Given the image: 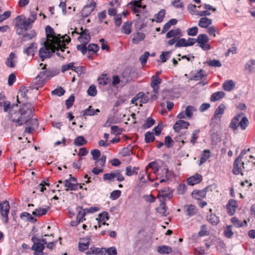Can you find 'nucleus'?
I'll use <instances>...</instances> for the list:
<instances>
[{
  "label": "nucleus",
  "instance_id": "f257e3e1",
  "mask_svg": "<svg viewBox=\"0 0 255 255\" xmlns=\"http://www.w3.org/2000/svg\"><path fill=\"white\" fill-rule=\"evenodd\" d=\"M2 107L4 112L8 113L9 120L14 123L16 127L25 124L32 117L34 110V107L30 103L24 104L18 110H15L14 108H18L17 105L11 104L8 101L4 103Z\"/></svg>",
  "mask_w": 255,
  "mask_h": 255
},
{
  "label": "nucleus",
  "instance_id": "f03ea898",
  "mask_svg": "<svg viewBox=\"0 0 255 255\" xmlns=\"http://www.w3.org/2000/svg\"><path fill=\"white\" fill-rule=\"evenodd\" d=\"M70 40L69 36L66 34L62 36V38L61 39H55L54 41L53 47L54 52L55 51V49L59 48L61 53L66 54V55L70 53L69 50H67L65 52V49L67 48V47H66V45L70 42Z\"/></svg>",
  "mask_w": 255,
  "mask_h": 255
},
{
  "label": "nucleus",
  "instance_id": "7ed1b4c3",
  "mask_svg": "<svg viewBox=\"0 0 255 255\" xmlns=\"http://www.w3.org/2000/svg\"><path fill=\"white\" fill-rule=\"evenodd\" d=\"M54 42H50L49 44H46L44 42L43 46L40 48L39 51V55L42 61L45 59L49 58L54 53L53 48Z\"/></svg>",
  "mask_w": 255,
  "mask_h": 255
},
{
  "label": "nucleus",
  "instance_id": "20e7f679",
  "mask_svg": "<svg viewBox=\"0 0 255 255\" xmlns=\"http://www.w3.org/2000/svg\"><path fill=\"white\" fill-rule=\"evenodd\" d=\"M31 241L33 242V245L31 250L35 251V255H38L39 253H43L45 249V245L47 244V241L45 239H39L33 236L31 238Z\"/></svg>",
  "mask_w": 255,
  "mask_h": 255
},
{
  "label": "nucleus",
  "instance_id": "39448f33",
  "mask_svg": "<svg viewBox=\"0 0 255 255\" xmlns=\"http://www.w3.org/2000/svg\"><path fill=\"white\" fill-rule=\"evenodd\" d=\"M21 16H18L16 18L18 21L15 24L16 33L19 35L23 34L25 31L30 28L31 23L29 22V19H26L25 18L22 19Z\"/></svg>",
  "mask_w": 255,
  "mask_h": 255
},
{
  "label": "nucleus",
  "instance_id": "423d86ee",
  "mask_svg": "<svg viewBox=\"0 0 255 255\" xmlns=\"http://www.w3.org/2000/svg\"><path fill=\"white\" fill-rule=\"evenodd\" d=\"M52 76V72L50 71L45 70L40 72L32 82L33 88L38 89V87L44 85L46 78Z\"/></svg>",
  "mask_w": 255,
  "mask_h": 255
},
{
  "label": "nucleus",
  "instance_id": "0eeeda50",
  "mask_svg": "<svg viewBox=\"0 0 255 255\" xmlns=\"http://www.w3.org/2000/svg\"><path fill=\"white\" fill-rule=\"evenodd\" d=\"M81 31L77 32L75 30H73L71 32V35L74 36L75 34H79V36L78 37V40L80 42H85L87 43L90 41L91 36L90 35V32L88 29H83V28L82 27L80 28Z\"/></svg>",
  "mask_w": 255,
  "mask_h": 255
},
{
  "label": "nucleus",
  "instance_id": "6e6552de",
  "mask_svg": "<svg viewBox=\"0 0 255 255\" xmlns=\"http://www.w3.org/2000/svg\"><path fill=\"white\" fill-rule=\"evenodd\" d=\"M173 196L172 191L168 187H164L158 192L157 198L160 202H164L169 200Z\"/></svg>",
  "mask_w": 255,
  "mask_h": 255
},
{
  "label": "nucleus",
  "instance_id": "1a4fd4ad",
  "mask_svg": "<svg viewBox=\"0 0 255 255\" xmlns=\"http://www.w3.org/2000/svg\"><path fill=\"white\" fill-rule=\"evenodd\" d=\"M10 206L8 201L5 200L0 203V211L3 218V222L5 224L8 222V215L9 212Z\"/></svg>",
  "mask_w": 255,
  "mask_h": 255
},
{
  "label": "nucleus",
  "instance_id": "9d476101",
  "mask_svg": "<svg viewBox=\"0 0 255 255\" xmlns=\"http://www.w3.org/2000/svg\"><path fill=\"white\" fill-rule=\"evenodd\" d=\"M209 40L208 36L205 34H199L196 38L199 46L204 50H209L211 48L210 45L207 44Z\"/></svg>",
  "mask_w": 255,
  "mask_h": 255
},
{
  "label": "nucleus",
  "instance_id": "9b49d317",
  "mask_svg": "<svg viewBox=\"0 0 255 255\" xmlns=\"http://www.w3.org/2000/svg\"><path fill=\"white\" fill-rule=\"evenodd\" d=\"M244 165V162H243L241 159L237 158L234 161L233 164V174H234L235 175H239L240 174H241V175H243V173L242 172V168H245Z\"/></svg>",
  "mask_w": 255,
  "mask_h": 255
},
{
  "label": "nucleus",
  "instance_id": "f8f14e48",
  "mask_svg": "<svg viewBox=\"0 0 255 255\" xmlns=\"http://www.w3.org/2000/svg\"><path fill=\"white\" fill-rule=\"evenodd\" d=\"M189 125L188 122L180 120L175 123L173 128L176 132H179L181 129L187 128Z\"/></svg>",
  "mask_w": 255,
  "mask_h": 255
},
{
  "label": "nucleus",
  "instance_id": "ddd939ff",
  "mask_svg": "<svg viewBox=\"0 0 255 255\" xmlns=\"http://www.w3.org/2000/svg\"><path fill=\"white\" fill-rule=\"evenodd\" d=\"M161 82V79L158 75H154L151 77L150 86L153 88L154 93H158L159 87V85Z\"/></svg>",
  "mask_w": 255,
  "mask_h": 255
},
{
  "label": "nucleus",
  "instance_id": "4468645a",
  "mask_svg": "<svg viewBox=\"0 0 255 255\" xmlns=\"http://www.w3.org/2000/svg\"><path fill=\"white\" fill-rule=\"evenodd\" d=\"M243 116V113H241L236 115L231 120L229 125V128L233 130H235L237 129L239 127V121L241 117Z\"/></svg>",
  "mask_w": 255,
  "mask_h": 255
},
{
  "label": "nucleus",
  "instance_id": "2eb2a0df",
  "mask_svg": "<svg viewBox=\"0 0 255 255\" xmlns=\"http://www.w3.org/2000/svg\"><path fill=\"white\" fill-rule=\"evenodd\" d=\"M226 107L224 104H220L216 109L214 114L212 118V121L214 120H220L222 118V115L224 114Z\"/></svg>",
  "mask_w": 255,
  "mask_h": 255
},
{
  "label": "nucleus",
  "instance_id": "dca6fc26",
  "mask_svg": "<svg viewBox=\"0 0 255 255\" xmlns=\"http://www.w3.org/2000/svg\"><path fill=\"white\" fill-rule=\"evenodd\" d=\"M45 33L48 38H52L51 42H54L56 39H61L62 36L59 35V37L56 36L53 29L50 26L48 25L45 27Z\"/></svg>",
  "mask_w": 255,
  "mask_h": 255
},
{
  "label": "nucleus",
  "instance_id": "f3484780",
  "mask_svg": "<svg viewBox=\"0 0 255 255\" xmlns=\"http://www.w3.org/2000/svg\"><path fill=\"white\" fill-rule=\"evenodd\" d=\"M226 207L228 214L230 215H233L235 214L237 208L236 201L234 199L230 200L227 204Z\"/></svg>",
  "mask_w": 255,
  "mask_h": 255
},
{
  "label": "nucleus",
  "instance_id": "a211bd4d",
  "mask_svg": "<svg viewBox=\"0 0 255 255\" xmlns=\"http://www.w3.org/2000/svg\"><path fill=\"white\" fill-rule=\"evenodd\" d=\"M202 180V177L200 174H196L187 178V181L189 185L193 186L200 183Z\"/></svg>",
  "mask_w": 255,
  "mask_h": 255
},
{
  "label": "nucleus",
  "instance_id": "6ab92c4d",
  "mask_svg": "<svg viewBox=\"0 0 255 255\" xmlns=\"http://www.w3.org/2000/svg\"><path fill=\"white\" fill-rule=\"evenodd\" d=\"M64 186L66 187L65 190L76 191L78 189L79 184L78 183H73L70 182L69 180H65L64 181Z\"/></svg>",
  "mask_w": 255,
  "mask_h": 255
},
{
  "label": "nucleus",
  "instance_id": "aec40b11",
  "mask_svg": "<svg viewBox=\"0 0 255 255\" xmlns=\"http://www.w3.org/2000/svg\"><path fill=\"white\" fill-rule=\"evenodd\" d=\"M16 58V55L13 52H11L8 57L6 58L5 60L6 65L10 68H13L15 66L16 61L15 59Z\"/></svg>",
  "mask_w": 255,
  "mask_h": 255
},
{
  "label": "nucleus",
  "instance_id": "412c9836",
  "mask_svg": "<svg viewBox=\"0 0 255 255\" xmlns=\"http://www.w3.org/2000/svg\"><path fill=\"white\" fill-rule=\"evenodd\" d=\"M36 44L31 43L27 47L24 48L23 53L27 56H33L36 50Z\"/></svg>",
  "mask_w": 255,
  "mask_h": 255
},
{
  "label": "nucleus",
  "instance_id": "4be33fe9",
  "mask_svg": "<svg viewBox=\"0 0 255 255\" xmlns=\"http://www.w3.org/2000/svg\"><path fill=\"white\" fill-rule=\"evenodd\" d=\"M49 210V206H45L44 208H38L35 211L32 212V215L35 217L41 216L42 215H45Z\"/></svg>",
  "mask_w": 255,
  "mask_h": 255
},
{
  "label": "nucleus",
  "instance_id": "5701e85b",
  "mask_svg": "<svg viewBox=\"0 0 255 255\" xmlns=\"http://www.w3.org/2000/svg\"><path fill=\"white\" fill-rule=\"evenodd\" d=\"M212 19L207 17L201 18L198 22V25L203 28H207L212 24Z\"/></svg>",
  "mask_w": 255,
  "mask_h": 255
},
{
  "label": "nucleus",
  "instance_id": "b1692460",
  "mask_svg": "<svg viewBox=\"0 0 255 255\" xmlns=\"http://www.w3.org/2000/svg\"><path fill=\"white\" fill-rule=\"evenodd\" d=\"M206 189L202 190H194L192 193V196L193 198L197 200H200V198L205 197L206 195Z\"/></svg>",
  "mask_w": 255,
  "mask_h": 255
},
{
  "label": "nucleus",
  "instance_id": "393cba45",
  "mask_svg": "<svg viewBox=\"0 0 255 255\" xmlns=\"http://www.w3.org/2000/svg\"><path fill=\"white\" fill-rule=\"evenodd\" d=\"M165 15V10L164 9L160 10L157 13L154 15V19L152 21H155L157 23H160L162 21Z\"/></svg>",
  "mask_w": 255,
  "mask_h": 255
},
{
  "label": "nucleus",
  "instance_id": "a878e982",
  "mask_svg": "<svg viewBox=\"0 0 255 255\" xmlns=\"http://www.w3.org/2000/svg\"><path fill=\"white\" fill-rule=\"evenodd\" d=\"M145 35L143 33L138 32L133 35L132 38V43L134 44H138L141 41L144 40Z\"/></svg>",
  "mask_w": 255,
  "mask_h": 255
},
{
  "label": "nucleus",
  "instance_id": "bb28decb",
  "mask_svg": "<svg viewBox=\"0 0 255 255\" xmlns=\"http://www.w3.org/2000/svg\"><path fill=\"white\" fill-rule=\"evenodd\" d=\"M100 112V110L94 109L92 106H90L88 108L83 111V116H94Z\"/></svg>",
  "mask_w": 255,
  "mask_h": 255
},
{
  "label": "nucleus",
  "instance_id": "cd10ccee",
  "mask_svg": "<svg viewBox=\"0 0 255 255\" xmlns=\"http://www.w3.org/2000/svg\"><path fill=\"white\" fill-rule=\"evenodd\" d=\"M245 69L252 73L255 70V60L252 59L249 60L245 65Z\"/></svg>",
  "mask_w": 255,
  "mask_h": 255
},
{
  "label": "nucleus",
  "instance_id": "c85d7f7f",
  "mask_svg": "<svg viewBox=\"0 0 255 255\" xmlns=\"http://www.w3.org/2000/svg\"><path fill=\"white\" fill-rule=\"evenodd\" d=\"M205 76V72L204 70L200 69L194 73V75H193L192 77L191 78V80L199 81L201 80Z\"/></svg>",
  "mask_w": 255,
  "mask_h": 255
},
{
  "label": "nucleus",
  "instance_id": "c756f323",
  "mask_svg": "<svg viewBox=\"0 0 255 255\" xmlns=\"http://www.w3.org/2000/svg\"><path fill=\"white\" fill-rule=\"evenodd\" d=\"M207 219L213 226L217 225L220 221L219 217L213 214H211L210 215H208Z\"/></svg>",
  "mask_w": 255,
  "mask_h": 255
},
{
  "label": "nucleus",
  "instance_id": "7c9ffc66",
  "mask_svg": "<svg viewBox=\"0 0 255 255\" xmlns=\"http://www.w3.org/2000/svg\"><path fill=\"white\" fill-rule=\"evenodd\" d=\"M235 86L234 82L231 80L225 81L223 85L224 90L227 91H231L234 88Z\"/></svg>",
  "mask_w": 255,
  "mask_h": 255
},
{
  "label": "nucleus",
  "instance_id": "2f4dec72",
  "mask_svg": "<svg viewBox=\"0 0 255 255\" xmlns=\"http://www.w3.org/2000/svg\"><path fill=\"white\" fill-rule=\"evenodd\" d=\"M241 121H239V127L242 130H245L249 125V122L247 117L242 116L240 119Z\"/></svg>",
  "mask_w": 255,
  "mask_h": 255
},
{
  "label": "nucleus",
  "instance_id": "473e14b6",
  "mask_svg": "<svg viewBox=\"0 0 255 255\" xmlns=\"http://www.w3.org/2000/svg\"><path fill=\"white\" fill-rule=\"evenodd\" d=\"M225 95V94L223 91H218L213 93L211 96L210 100L212 102L218 101L223 98Z\"/></svg>",
  "mask_w": 255,
  "mask_h": 255
},
{
  "label": "nucleus",
  "instance_id": "72a5a7b5",
  "mask_svg": "<svg viewBox=\"0 0 255 255\" xmlns=\"http://www.w3.org/2000/svg\"><path fill=\"white\" fill-rule=\"evenodd\" d=\"M138 169V167H133L132 168L131 166H128L126 167V174L128 176H131L133 175H136L137 174V170Z\"/></svg>",
  "mask_w": 255,
  "mask_h": 255
},
{
  "label": "nucleus",
  "instance_id": "f704fd0d",
  "mask_svg": "<svg viewBox=\"0 0 255 255\" xmlns=\"http://www.w3.org/2000/svg\"><path fill=\"white\" fill-rule=\"evenodd\" d=\"M78 209L79 210H78V213L76 217L77 220L78 221V223L83 222L85 220L84 217L86 215V210H83L82 208L81 207H79Z\"/></svg>",
  "mask_w": 255,
  "mask_h": 255
},
{
  "label": "nucleus",
  "instance_id": "c9c22d12",
  "mask_svg": "<svg viewBox=\"0 0 255 255\" xmlns=\"http://www.w3.org/2000/svg\"><path fill=\"white\" fill-rule=\"evenodd\" d=\"M156 210L158 213L163 216H166L167 215L166 213V204L164 202H160L159 206L156 208Z\"/></svg>",
  "mask_w": 255,
  "mask_h": 255
},
{
  "label": "nucleus",
  "instance_id": "e433bc0d",
  "mask_svg": "<svg viewBox=\"0 0 255 255\" xmlns=\"http://www.w3.org/2000/svg\"><path fill=\"white\" fill-rule=\"evenodd\" d=\"M157 252L160 254H169L172 252V249L170 247L167 246H158L157 248Z\"/></svg>",
  "mask_w": 255,
  "mask_h": 255
},
{
  "label": "nucleus",
  "instance_id": "4c0bfd02",
  "mask_svg": "<svg viewBox=\"0 0 255 255\" xmlns=\"http://www.w3.org/2000/svg\"><path fill=\"white\" fill-rule=\"evenodd\" d=\"M210 157V151L209 150H204L201 154L199 165H201L205 163Z\"/></svg>",
  "mask_w": 255,
  "mask_h": 255
},
{
  "label": "nucleus",
  "instance_id": "58836bf2",
  "mask_svg": "<svg viewBox=\"0 0 255 255\" xmlns=\"http://www.w3.org/2000/svg\"><path fill=\"white\" fill-rule=\"evenodd\" d=\"M131 22L127 21L125 22L122 25V32L128 34L131 32Z\"/></svg>",
  "mask_w": 255,
  "mask_h": 255
},
{
  "label": "nucleus",
  "instance_id": "ea45409f",
  "mask_svg": "<svg viewBox=\"0 0 255 255\" xmlns=\"http://www.w3.org/2000/svg\"><path fill=\"white\" fill-rule=\"evenodd\" d=\"M186 208V214L189 217L192 216L196 214V209L195 206L190 204L185 206Z\"/></svg>",
  "mask_w": 255,
  "mask_h": 255
},
{
  "label": "nucleus",
  "instance_id": "a19ab883",
  "mask_svg": "<svg viewBox=\"0 0 255 255\" xmlns=\"http://www.w3.org/2000/svg\"><path fill=\"white\" fill-rule=\"evenodd\" d=\"M196 111V110L194 107L188 106L186 107L184 112L185 113L186 117L188 119H190L193 116V112Z\"/></svg>",
  "mask_w": 255,
  "mask_h": 255
},
{
  "label": "nucleus",
  "instance_id": "79ce46f5",
  "mask_svg": "<svg viewBox=\"0 0 255 255\" xmlns=\"http://www.w3.org/2000/svg\"><path fill=\"white\" fill-rule=\"evenodd\" d=\"M86 142V140L83 136H79L75 139L74 143L76 146H80L83 145Z\"/></svg>",
  "mask_w": 255,
  "mask_h": 255
},
{
  "label": "nucleus",
  "instance_id": "37998d69",
  "mask_svg": "<svg viewBox=\"0 0 255 255\" xmlns=\"http://www.w3.org/2000/svg\"><path fill=\"white\" fill-rule=\"evenodd\" d=\"M132 154V147L128 146L124 148L120 152V154L122 156H128Z\"/></svg>",
  "mask_w": 255,
  "mask_h": 255
},
{
  "label": "nucleus",
  "instance_id": "c03bdc74",
  "mask_svg": "<svg viewBox=\"0 0 255 255\" xmlns=\"http://www.w3.org/2000/svg\"><path fill=\"white\" fill-rule=\"evenodd\" d=\"M105 250H106V248H97V247H92L90 249V250L92 254L95 255H104Z\"/></svg>",
  "mask_w": 255,
  "mask_h": 255
},
{
  "label": "nucleus",
  "instance_id": "a18cd8bd",
  "mask_svg": "<svg viewBox=\"0 0 255 255\" xmlns=\"http://www.w3.org/2000/svg\"><path fill=\"white\" fill-rule=\"evenodd\" d=\"M145 142L147 143L153 141L155 140V137L153 132L147 131L145 134Z\"/></svg>",
  "mask_w": 255,
  "mask_h": 255
},
{
  "label": "nucleus",
  "instance_id": "49530a36",
  "mask_svg": "<svg viewBox=\"0 0 255 255\" xmlns=\"http://www.w3.org/2000/svg\"><path fill=\"white\" fill-rule=\"evenodd\" d=\"M106 76L107 74H104L101 77L98 78V82L99 85L105 86L108 84L110 81V79Z\"/></svg>",
  "mask_w": 255,
  "mask_h": 255
},
{
  "label": "nucleus",
  "instance_id": "de8ad7c7",
  "mask_svg": "<svg viewBox=\"0 0 255 255\" xmlns=\"http://www.w3.org/2000/svg\"><path fill=\"white\" fill-rule=\"evenodd\" d=\"M22 40L24 41H26L31 40L33 37H34L35 36V33L33 31H31L29 33H24L23 34H22Z\"/></svg>",
  "mask_w": 255,
  "mask_h": 255
},
{
  "label": "nucleus",
  "instance_id": "09e8293b",
  "mask_svg": "<svg viewBox=\"0 0 255 255\" xmlns=\"http://www.w3.org/2000/svg\"><path fill=\"white\" fill-rule=\"evenodd\" d=\"M225 236L228 238H231L234 235L232 231V226H227L224 231Z\"/></svg>",
  "mask_w": 255,
  "mask_h": 255
},
{
  "label": "nucleus",
  "instance_id": "8fccbe9b",
  "mask_svg": "<svg viewBox=\"0 0 255 255\" xmlns=\"http://www.w3.org/2000/svg\"><path fill=\"white\" fill-rule=\"evenodd\" d=\"M28 90L25 87L21 86L18 91V94L20 96L25 99H28L27 96V93Z\"/></svg>",
  "mask_w": 255,
  "mask_h": 255
},
{
  "label": "nucleus",
  "instance_id": "3c124183",
  "mask_svg": "<svg viewBox=\"0 0 255 255\" xmlns=\"http://www.w3.org/2000/svg\"><path fill=\"white\" fill-rule=\"evenodd\" d=\"M149 56V52L148 51H145L143 55L140 56L139 60L142 66H144L146 64L147 62V59Z\"/></svg>",
  "mask_w": 255,
  "mask_h": 255
},
{
  "label": "nucleus",
  "instance_id": "603ef678",
  "mask_svg": "<svg viewBox=\"0 0 255 255\" xmlns=\"http://www.w3.org/2000/svg\"><path fill=\"white\" fill-rule=\"evenodd\" d=\"M74 62H71L68 64L63 65L61 67V71L63 73H64L65 71L71 70L74 71Z\"/></svg>",
  "mask_w": 255,
  "mask_h": 255
},
{
  "label": "nucleus",
  "instance_id": "864d4df0",
  "mask_svg": "<svg viewBox=\"0 0 255 255\" xmlns=\"http://www.w3.org/2000/svg\"><path fill=\"white\" fill-rule=\"evenodd\" d=\"M97 91L94 85H91L87 90V94L89 96L94 97L97 95Z\"/></svg>",
  "mask_w": 255,
  "mask_h": 255
},
{
  "label": "nucleus",
  "instance_id": "5fc2aeb1",
  "mask_svg": "<svg viewBox=\"0 0 255 255\" xmlns=\"http://www.w3.org/2000/svg\"><path fill=\"white\" fill-rule=\"evenodd\" d=\"M65 92V90L61 87H59L53 90L51 92V94L52 95H57L60 97L63 95Z\"/></svg>",
  "mask_w": 255,
  "mask_h": 255
},
{
  "label": "nucleus",
  "instance_id": "6e6d98bb",
  "mask_svg": "<svg viewBox=\"0 0 255 255\" xmlns=\"http://www.w3.org/2000/svg\"><path fill=\"white\" fill-rule=\"evenodd\" d=\"M106 254L108 255H117V251L116 247H112L109 248H106L104 252V255Z\"/></svg>",
  "mask_w": 255,
  "mask_h": 255
},
{
  "label": "nucleus",
  "instance_id": "4d7b16f0",
  "mask_svg": "<svg viewBox=\"0 0 255 255\" xmlns=\"http://www.w3.org/2000/svg\"><path fill=\"white\" fill-rule=\"evenodd\" d=\"M155 123V121L152 119L151 117H148L146 121L145 124L143 125V127L144 128H148L152 126Z\"/></svg>",
  "mask_w": 255,
  "mask_h": 255
},
{
  "label": "nucleus",
  "instance_id": "13d9d810",
  "mask_svg": "<svg viewBox=\"0 0 255 255\" xmlns=\"http://www.w3.org/2000/svg\"><path fill=\"white\" fill-rule=\"evenodd\" d=\"M207 63L209 66L215 67H220L222 65L220 60L216 59L208 61Z\"/></svg>",
  "mask_w": 255,
  "mask_h": 255
},
{
  "label": "nucleus",
  "instance_id": "bf43d9fd",
  "mask_svg": "<svg viewBox=\"0 0 255 255\" xmlns=\"http://www.w3.org/2000/svg\"><path fill=\"white\" fill-rule=\"evenodd\" d=\"M82 43V44L77 45V49L78 50L80 51L84 55L87 52V47H86L87 43Z\"/></svg>",
  "mask_w": 255,
  "mask_h": 255
},
{
  "label": "nucleus",
  "instance_id": "052dcab7",
  "mask_svg": "<svg viewBox=\"0 0 255 255\" xmlns=\"http://www.w3.org/2000/svg\"><path fill=\"white\" fill-rule=\"evenodd\" d=\"M103 179L104 180L114 181L115 180L114 171L110 173L104 174L103 175Z\"/></svg>",
  "mask_w": 255,
  "mask_h": 255
},
{
  "label": "nucleus",
  "instance_id": "680f3d73",
  "mask_svg": "<svg viewBox=\"0 0 255 255\" xmlns=\"http://www.w3.org/2000/svg\"><path fill=\"white\" fill-rule=\"evenodd\" d=\"M99 49V47L96 44H90L87 47V50L89 52H92L93 53H96Z\"/></svg>",
  "mask_w": 255,
  "mask_h": 255
},
{
  "label": "nucleus",
  "instance_id": "e2e57ef3",
  "mask_svg": "<svg viewBox=\"0 0 255 255\" xmlns=\"http://www.w3.org/2000/svg\"><path fill=\"white\" fill-rule=\"evenodd\" d=\"M114 178L115 179L116 178V179L120 182L123 181L125 180V177L121 174L120 170H118L114 171Z\"/></svg>",
  "mask_w": 255,
  "mask_h": 255
},
{
  "label": "nucleus",
  "instance_id": "0e129e2a",
  "mask_svg": "<svg viewBox=\"0 0 255 255\" xmlns=\"http://www.w3.org/2000/svg\"><path fill=\"white\" fill-rule=\"evenodd\" d=\"M198 30L197 26H194L188 28L187 30V35L189 36H195L198 33Z\"/></svg>",
  "mask_w": 255,
  "mask_h": 255
},
{
  "label": "nucleus",
  "instance_id": "69168bd1",
  "mask_svg": "<svg viewBox=\"0 0 255 255\" xmlns=\"http://www.w3.org/2000/svg\"><path fill=\"white\" fill-rule=\"evenodd\" d=\"M182 46L187 47L186 40L184 38H180L177 40L175 45V47H180Z\"/></svg>",
  "mask_w": 255,
  "mask_h": 255
},
{
  "label": "nucleus",
  "instance_id": "338daca9",
  "mask_svg": "<svg viewBox=\"0 0 255 255\" xmlns=\"http://www.w3.org/2000/svg\"><path fill=\"white\" fill-rule=\"evenodd\" d=\"M170 51H166L163 52L160 55V59L161 60L162 62H165L166 60L170 57L171 54Z\"/></svg>",
  "mask_w": 255,
  "mask_h": 255
},
{
  "label": "nucleus",
  "instance_id": "774afa93",
  "mask_svg": "<svg viewBox=\"0 0 255 255\" xmlns=\"http://www.w3.org/2000/svg\"><path fill=\"white\" fill-rule=\"evenodd\" d=\"M75 97L74 95L72 94L69 97V98L66 101V105L67 106V108L68 109L71 108L74 102Z\"/></svg>",
  "mask_w": 255,
  "mask_h": 255
}]
</instances>
